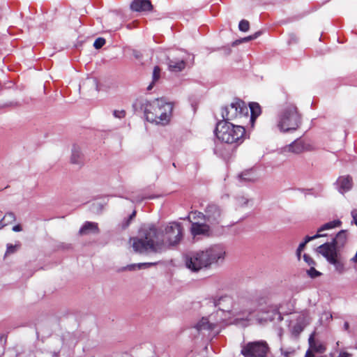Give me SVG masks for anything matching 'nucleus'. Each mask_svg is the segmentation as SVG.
<instances>
[{"instance_id":"nucleus-11","label":"nucleus","mask_w":357,"mask_h":357,"mask_svg":"<svg viewBox=\"0 0 357 357\" xmlns=\"http://www.w3.org/2000/svg\"><path fill=\"white\" fill-rule=\"evenodd\" d=\"M317 252L324 257L330 264H333L337 272L340 273L344 272V264L338 259L339 253L335 250L332 245L322 244L317 247Z\"/></svg>"},{"instance_id":"nucleus-10","label":"nucleus","mask_w":357,"mask_h":357,"mask_svg":"<svg viewBox=\"0 0 357 357\" xmlns=\"http://www.w3.org/2000/svg\"><path fill=\"white\" fill-rule=\"evenodd\" d=\"M223 211L216 204H208L204 210V213L199 212L198 217H202L210 226L215 227L220 225L223 219Z\"/></svg>"},{"instance_id":"nucleus-47","label":"nucleus","mask_w":357,"mask_h":357,"mask_svg":"<svg viewBox=\"0 0 357 357\" xmlns=\"http://www.w3.org/2000/svg\"><path fill=\"white\" fill-rule=\"evenodd\" d=\"M349 324L347 321H345L344 324V329L345 331H348L349 330Z\"/></svg>"},{"instance_id":"nucleus-18","label":"nucleus","mask_w":357,"mask_h":357,"mask_svg":"<svg viewBox=\"0 0 357 357\" xmlns=\"http://www.w3.org/2000/svg\"><path fill=\"white\" fill-rule=\"evenodd\" d=\"M190 232L193 237L197 236H209L210 225L204 223L193 222L191 225Z\"/></svg>"},{"instance_id":"nucleus-43","label":"nucleus","mask_w":357,"mask_h":357,"mask_svg":"<svg viewBox=\"0 0 357 357\" xmlns=\"http://www.w3.org/2000/svg\"><path fill=\"white\" fill-rule=\"evenodd\" d=\"M261 34V31H260L255 32L254 34L252 35V39L255 40Z\"/></svg>"},{"instance_id":"nucleus-51","label":"nucleus","mask_w":357,"mask_h":357,"mask_svg":"<svg viewBox=\"0 0 357 357\" xmlns=\"http://www.w3.org/2000/svg\"><path fill=\"white\" fill-rule=\"evenodd\" d=\"M301 252H296V255H297L298 259H300V257H301Z\"/></svg>"},{"instance_id":"nucleus-36","label":"nucleus","mask_w":357,"mask_h":357,"mask_svg":"<svg viewBox=\"0 0 357 357\" xmlns=\"http://www.w3.org/2000/svg\"><path fill=\"white\" fill-rule=\"evenodd\" d=\"M326 234H317L312 236H307L305 238V241H304V243L305 244H307L308 242L312 241V240H314V239H317L318 238H320V237H324V236H326Z\"/></svg>"},{"instance_id":"nucleus-30","label":"nucleus","mask_w":357,"mask_h":357,"mask_svg":"<svg viewBox=\"0 0 357 357\" xmlns=\"http://www.w3.org/2000/svg\"><path fill=\"white\" fill-rule=\"evenodd\" d=\"M15 215L13 213L9 212L5 214L3 218L1 219L4 225L6 226L15 221Z\"/></svg>"},{"instance_id":"nucleus-52","label":"nucleus","mask_w":357,"mask_h":357,"mask_svg":"<svg viewBox=\"0 0 357 357\" xmlns=\"http://www.w3.org/2000/svg\"><path fill=\"white\" fill-rule=\"evenodd\" d=\"M54 357H57V355H56V354H55V355H54Z\"/></svg>"},{"instance_id":"nucleus-8","label":"nucleus","mask_w":357,"mask_h":357,"mask_svg":"<svg viewBox=\"0 0 357 357\" xmlns=\"http://www.w3.org/2000/svg\"><path fill=\"white\" fill-rule=\"evenodd\" d=\"M185 263L186 267L193 272H198L204 268H209L203 250L186 255L185 257Z\"/></svg>"},{"instance_id":"nucleus-25","label":"nucleus","mask_w":357,"mask_h":357,"mask_svg":"<svg viewBox=\"0 0 357 357\" xmlns=\"http://www.w3.org/2000/svg\"><path fill=\"white\" fill-rule=\"evenodd\" d=\"M342 222L339 220L331 221L323 225L320 228L318 229L317 233L321 234L325 230L331 229L341 225Z\"/></svg>"},{"instance_id":"nucleus-9","label":"nucleus","mask_w":357,"mask_h":357,"mask_svg":"<svg viewBox=\"0 0 357 357\" xmlns=\"http://www.w3.org/2000/svg\"><path fill=\"white\" fill-rule=\"evenodd\" d=\"M209 268L213 264L222 263L226 256L225 248L221 244L212 245L203 250Z\"/></svg>"},{"instance_id":"nucleus-15","label":"nucleus","mask_w":357,"mask_h":357,"mask_svg":"<svg viewBox=\"0 0 357 357\" xmlns=\"http://www.w3.org/2000/svg\"><path fill=\"white\" fill-rule=\"evenodd\" d=\"M212 317L209 318L203 317L196 325V328L198 331H208L212 332L214 335L220 333V329L217 324L211 322Z\"/></svg>"},{"instance_id":"nucleus-4","label":"nucleus","mask_w":357,"mask_h":357,"mask_svg":"<svg viewBox=\"0 0 357 357\" xmlns=\"http://www.w3.org/2000/svg\"><path fill=\"white\" fill-rule=\"evenodd\" d=\"M215 134L222 142L241 144L245 139V130L241 125H234L228 121H219L216 125Z\"/></svg>"},{"instance_id":"nucleus-3","label":"nucleus","mask_w":357,"mask_h":357,"mask_svg":"<svg viewBox=\"0 0 357 357\" xmlns=\"http://www.w3.org/2000/svg\"><path fill=\"white\" fill-rule=\"evenodd\" d=\"M302 123V116L294 104L285 105L279 112L277 128L282 132L296 130Z\"/></svg>"},{"instance_id":"nucleus-28","label":"nucleus","mask_w":357,"mask_h":357,"mask_svg":"<svg viewBox=\"0 0 357 357\" xmlns=\"http://www.w3.org/2000/svg\"><path fill=\"white\" fill-rule=\"evenodd\" d=\"M241 180L248 182H254L257 180V177L254 172L251 170L245 171L239 175Z\"/></svg>"},{"instance_id":"nucleus-34","label":"nucleus","mask_w":357,"mask_h":357,"mask_svg":"<svg viewBox=\"0 0 357 357\" xmlns=\"http://www.w3.org/2000/svg\"><path fill=\"white\" fill-rule=\"evenodd\" d=\"M307 273L308 275L312 278H317L321 275V273L317 271L314 266H311V268L307 270Z\"/></svg>"},{"instance_id":"nucleus-29","label":"nucleus","mask_w":357,"mask_h":357,"mask_svg":"<svg viewBox=\"0 0 357 357\" xmlns=\"http://www.w3.org/2000/svg\"><path fill=\"white\" fill-rule=\"evenodd\" d=\"M155 263H139V264H133L128 265L126 267H123L122 268V270L131 271H134L136 267H137L138 268H147V267H149V266L155 265Z\"/></svg>"},{"instance_id":"nucleus-40","label":"nucleus","mask_w":357,"mask_h":357,"mask_svg":"<svg viewBox=\"0 0 357 357\" xmlns=\"http://www.w3.org/2000/svg\"><path fill=\"white\" fill-rule=\"evenodd\" d=\"M132 55L137 59H140L142 57V53L139 51L136 50H132Z\"/></svg>"},{"instance_id":"nucleus-26","label":"nucleus","mask_w":357,"mask_h":357,"mask_svg":"<svg viewBox=\"0 0 357 357\" xmlns=\"http://www.w3.org/2000/svg\"><path fill=\"white\" fill-rule=\"evenodd\" d=\"M236 205L240 208H246L252 206V201L248 197L241 195L236 198Z\"/></svg>"},{"instance_id":"nucleus-17","label":"nucleus","mask_w":357,"mask_h":357,"mask_svg":"<svg viewBox=\"0 0 357 357\" xmlns=\"http://www.w3.org/2000/svg\"><path fill=\"white\" fill-rule=\"evenodd\" d=\"M130 9L135 12H145L153 10L150 0H133L130 3Z\"/></svg>"},{"instance_id":"nucleus-35","label":"nucleus","mask_w":357,"mask_h":357,"mask_svg":"<svg viewBox=\"0 0 357 357\" xmlns=\"http://www.w3.org/2000/svg\"><path fill=\"white\" fill-rule=\"evenodd\" d=\"M105 44V40L103 38H98L94 43L93 47L96 49H100Z\"/></svg>"},{"instance_id":"nucleus-45","label":"nucleus","mask_w":357,"mask_h":357,"mask_svg":"<svg viewBox=\"0 0 357 357\" xmlns=\"http://www.w3.org/2000/svg\"><path fill=\"white\" fill-rule=\"evenodd\" d=\"M351 215L352 218L357 217V209L352 210L351 212Z\"/></svg>"},{"instance_id":"nucleus-31","label":"nucleus","mask_w":357,"mask_h":357,"mask_svg":"<svg viewBox=\"0 0 357 357\" xmlns=\"http://www.w3.org/2000/svg\"><path fill=\"white\" fill-rule=\"evenodd\" d=\"M20 248V243H17L15 245L8 243L6 245V251L5 255L13 254Z\"/></svg>"},{"instance_id":"nucleus-41","label":"nucleus","mask_w":357,"mask_h":357,"mask_svg":"<svg viewBox=\"0 0 357 357\" xmlns=\"http://www.w3.org/2000/svg\"><path fill=\"white\" fill-rule=\"evenodd\" d=\"M305 245H306V244L304 242L300 243V245H298V247L297 248V252H302L303 250V249L305 248Z\"/></svg>"},{"instance_id":"nucleus-38","label":"nucleus","mask_w":357,"mask_h":357,"mask_svg":"<svg viewBox=\"0 0 357 357\" xmlns=\"http://www.w3.org/2000/svg\"><path fill=\"white\" fill-rule=\"evenodd\" d=\"M303 259L309 266H312L316 264L313 259L306 254L303 255Z\"/></svg>"},{"instance_id":"nucleus-16","label":"nucleus","mask_w":357,"mask_h":357,"mask_svg":"<svg viewBox=\"0 0 357 357\" xmlns=\"http://www.w3.org/2000/svg\"><path fill=\"white\" fill-rule=\"evenodd\" d=\"M310 318L307 312L299 315L297 322L292 326L291 333L295 336H298L304 329V328L310 323Z\"/></svg>"},{"instance_id":"nucleus-14","label":"nucleus","mask_w":357,"mask_h":357,"mask_svg":"<svg viewBox=\"0 0 357 357\" xmlns=\"http://www.w3.org/2000/svg\"><path fill=\"white\" fill-rule=\"evenodd\" d=\"M189 55H176L167 58L168 69L172 72H181L185 68Z\"/></svg>"},{"instance_id":"nucleus-27","label":"nucleus","mask_w":357,"mask_h":357,"mask_svg":"<svg viewBox=\"0 0 357 357\" xmlns=\"http://www.w3.org/2000/svg\"><path fill=\"white\" fill-rule=\"evenodd\" d=\"M161 69L159 66H156L153 68L152 75V82L147 87V90H151L155 83H156L160 78Z\"/></svg>"},{"instance_id":"nucleus-6","label":"nucleus","mask_w":357,"mask_h":357,"mask_svg":"<svg viewBox=\"0 0 357 357\" xmlns=\"http://www.w3.org/2000/svg\"><path fill=\"white\" fill-rule=\"evenodd\" d=\"M215 305L220 310L224 312H231L234 316L237 317L236 319L251 321L252 310H238L234 306V300L230 296H221L218 301H215Z\"/></svg>"},{"instance_id":"nucleus-37","label":"nucleus","mask_w":357,"mask_h":357,"mask_svg":"<svg viewBox=\"0 0 357 357\" xmlns=\"http://www.w3.org/2000/svg\"><path fill=\"white\" fill-rule=\"evenodd\" d=\"M126 111L123 109L121 110H114L113 115L115 118L117 119H123L126 116Z\"/></svg>"},{"instance_id":"nucleus-13","label":"nucleus","mask_w":357,"mask_h":357,"mask_svg":"<svg viewBox=\"0 0 357 357\" xmlns=\"http://www.w3.org/2000/svg\"><path fill=\"white\" fill-rule=\"evenodd\" d=\"M163 238L165 242L170 245H174L178 243L183 238V229L181 223L170 222L163 231Z\"/></svg>"},{"instance_id":"nucleus-21","label":"nucleus","mask_w":357,"mask_h":357,"mask_svg":"<svg viewBox=\"0 0 357 357\" xmlns=\"http://www.w3.org/2000/svg\"><path fill=\"white\" fill-rule=\"evenodd\" d=\"M347 241V234L345 231L342 230L339 231L336 236L333 239L331 243H325L333 246L335 250L339 253L340 249L344 246Z\"/></svg>"},{"instance_id":"nucleus-23","label":"nucleus","mask_w":357,"mask_h":357,"mask_svg":"<svg viewBox=\"0 0 357 357\" xmlns=\"http://www.w3.org/2000/svg\"><path fill=\"white\" fill-rule=\"evenodd\" d=\"M309 351H310L312 353V351H314L319 354H323L326 350L324 344L314 340L313 335H311L309 337Z\"/></svg>"},{"instance_id":"nucleus-48","label":"nucleus","mask_w":357,"mask_h":357,"mask_svg":"<svg viewBox=\"0 0 357 357\" xmlns=\"http://www.w3.org/2000/svg\"><path fill=\"white\" fill-rule=\"evenodd\" d=\"M135 215H136V211H134L132 213V214L130 215V217H129V220H132V219L135 216Z\"/></svg>"},{"instance_id":"nucleus-22","label":"nucleus","mask_w":357,"mask_h":357,"mask_svg":"<svg viewBox=\"0 0 357 357\" xmlns=\"http://www.w3.org/2000/svg\"><path fill=\"white\" fill-rule=\"evenodd\" d=\"M100 230L98 228V225L96 222H86L82 225L79 231V234L81 236L88 235L90 234H99Z\"/></svg>"},{"instance_id":"nucleus-42","label":"nucleus","mask_w":357,"mask_h":357,"mask_svg":"<svg viewBox=\"0 0 357 357\" xmlns=\"http://www.w3.org/2000/svg\"><path fill=\"white\" fill-rule=\"evenodd\" d=\"M22 230V227L20 225H17L13 227V231L15 232H19Z\"/></svg>"},{"instance_id":"nucleus-7","label":"nucleus","mask_w":357,"mask_h":357,"mask_svg":"<svg viewBox=\"0 0 357 357\" xmlns=\"http://www.w3.org/2000/svg\"><path fill=\"white\" fill-rule=\"evenodd\" d=\"M314 150V146L308 141L298 138L291 144L279 149L278 153L284 155H287L289 153L299 155L304 152L312 151Z\"/></svg>"},{"instance_id":"nucleus-12","label":"nucleus","mask_w":357,"mask_h":357,"mask_svg":"<svg viewBox=\"0 0 357 357\" xmlns=\"http://www.w3.org/2000/svg\"><path fill=\"white\" fill-rule=\"evenodd\" d=\"M268 347L265 341L249 342L243 347L241 354L244 357H266Z\"/></svg>"},{"instance_id":"nucleus-24","label":"nucleus","mask_w":357,"mask_h":357,"mask_svg":"<svg viewBox=\"0 0 357 357\" xmlns=\"http://www.w3.org/2000/svg\"><path fill=\"white\" fill-rule=\"evenodd\" d=\"M250 121L253 123L255 119L258 117L261 114L260 105L257 102H251L250 104Z\"/></svg>"},{"instance_id":"nucleus-5","label":"nucleus","mask_w":357,"mask_h":357,"mask_svg":"<svg viewBox=\"0 0 357 357\" xmlns=\"http://www.w3.org/2000/svg\"><path fill=\"white\" fill-rule=\"evenodd\" d=\"M249 109L245 102L241 100H235L229 105L222 109V121H236L237 123H243L244 120H248Z\"/></svg>"},{"instance_id":"nucleus-2","label":"nucleus","mask_w":357,"mask_h":357,"mask_svg":"<svg viewBox=\"0 0 357 357\" xmlns=\"http://www.w3.org/2000/svg\"><path fill=\"white\" fill-rule=\"evenodd\" d=\"M146 119L156 124L166 125L170 119L173 106L162 98H157L144 104Z\"/></svg>"},{"instance_id":"nucleus-50","label":"nucleus","mask_w":357,"mask_h":357,"mask_svg":"<svg viewBox=\"0 0 357 357\" xmlns=\"http://www.w3.org/2000/svg\"><path fill=\"white\" fill-rule=\"evenodd\" d=\"M353 218V222L355 223V225L357 226V217L352 218Z\"/></svg>"},{"instance_id":"nucleus-39","label":"nucleus","mask_w":357,"mask_h":357,"mask_svg":"<svg viewBox=\"0 0 357 357\" xmlns=\"http://www.w3.org/2000/svg\"><path fill=\"white\" fill-rule=\"evenodd\" d=\"M252 40H253V39H252V35H250L249 36H247V37H245V38H242L240 40L235 41L234 43V45L239 43H242V42H248V41Z\"/></svg>"},{"instance_id":"nucleus-19","label":"nucleus","mask_w":357,"mask_h":357,"mask_svg":"<svg viewBox=\"0 0 357 357\" xmlns=\"http://www.w3.org/2000/svg\"><path fill=\"white\" fill-rule=\"evenodd\" d=\"M336 184L338 191L344 194L351 189L353 186L352 178L349 175L340 176L336 181Z\"/></svg>"},{"instance_id":"nucleus-33","label":"nucleus","mask_w":357,"mask_h":357,"mask_svg":"<svg viewBox=\"0 0 357 357\" xmlns=\"http://www.w3.org/2000/svg\"><path fill=\"white\" fill-rule=\"evenodd\" d=\"M250 24L248 20H242L238 24L239 30L243 32H246L249 30Z\"/></svg>"},{"instance_id":"nucleus-32","label":"nucleus","mask_w":357,"mask_h":357,"mask_svg":"<svg viewBox=\"0 0 357 357\" xmlns=\"http://www.w3.org/2000/svg\"><path fill=\"white\" fill-rule=\"evenodd\" d=\"M280 351L283 357H291L294 354V349L291 348L285 349L282 347Z\"/></svg>"},{"instance_id":"nucleus-20","label":"nucleus","mask_w":357,"mask_h":357,"mask_svg":"<svg viewBox=\"0 0 357 357\" xmlns=\"http://www.w3.org/2000/svg\"><path fill=\"white\" fill-rule=\"evenodd\" d=\"M71 164L82 166L84 164V155L79 146L74 144L71 149L70 157Z\"/></svg>"},{"instance_id":"nucleus-46","label":"nucleus","mask_w":357,"mask_h":357,"mask_svg":"<svg viewBox=\"0 0 357 357\" xmlns=\"http://www.w3.org/2000/svg\"><path fill=\"white\" fill-rule=\"evenodd\" d=\"M349 354L347 352H342L340 354L338 357H349Z\"/></svg>"},{"instance_id":"nucleus-44","label":"nucleus","mask_w":357,"mask_h":357,"mask_svg":"<svg viewBox=\"0 0 357 357\" xmlns=\"http://www.w3.org/2000/svg\"><path fill=\"white\" fill-rule=\"evenodd\" d=\"M324 315L326 316V319H332L333 316L330 312H324Z\"/></svg>"},{"instance_id":"nucleus-49","label":"nucleus","mask_w":357,"mask_h":357,"mask_svg":"<svg viewBox=\"0 0 357 357\" xmlns=\"http://www.w3.org/2000/svg\"><path fill=\"white\" fill-rule=\"evenodd\" d=\"M3 227H5V225H4V224H3V221H2V220H0V229H1V228H3Z\"/></svg>"},{"instance_id":"nucleus-1","label":"nucleus","mask_w":357,"mask_h":357,"mask_svg":"<svg viewBox=\"0 0 357 357\" xmlns=\"http://www.w3.org/2000/svg\"><path fill=\"white\" fill-rule=\"evenodd\" d=\"M133 250L139 254L160 253L165 249L163 230L153 224L143 225L138 236L130 239Z\"/></svg>"}]
</instances>
